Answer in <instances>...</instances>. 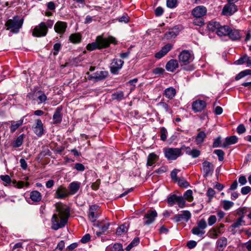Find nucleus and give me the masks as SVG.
Masks as SVG:
<instances>
[{
  "instance_id": "1",
  "label": "nucleus",
  "mask_w": 251,
  "mask_h": 251,
  "mask_svg": "<svg viewBox=\"0 0 251 251\" xmlns=\"http://www.w3.org/2000/svg\"><path fill=\"white\" fill-rule=\"evenodd\" d=\"M58 214H54L51 218V228L57 230L65 226L70 216V209L66 205L58 204L56 206Z\"/></svg>"
},
{
  "instance_id": "2",
  "label": "nucleus",
  "mask_w": 251,
  "mask_h": 251,
  "mask_svg": "<svg viewBox=\"0 0 251 251\" xmlns=\"http://www.w3.org/2000/svg\"><path fill=\"white\" fill-rule=\"evenodd\" d=\"M117 43L116 39L112 36H109L107 38H103L102 35H100L97 37L95 42L88 44L86 49L89 51L96 49L100 50L108 47L111 43L117 44Z\"/></svg>"
},
{
  "instance_id": "3",
  "label": "nucleus",
  "mask_w": 251,
  "mask_h": 251,
  "mask_svg": "<svg viewBox=\"0 0 251 251\" xmlns=\"http://www.w3.org/2000/svg\"><path fill=\"white\" fill-rule=\"evenodd\" d=\"M23 24L22 19H20L18 16H14L12 19L8 20L5 23L7 29H11V31L14 33L19 32Z\"/></svg>"
},
{
  "instance_id": "4",
  "label": "nucleus",
  "mask_w": 251,
  "mask_h": 251,
  "mask_svg": "<svg viewBox=\"0 0 251 251\" xmlns=\"http://www.w3.org/2000/svg\"><path fill=\"white\" fill-rule=\"evenodd\" d=\"M163 150L165 157L168 160H175L182 154L180 148H165Z\"/></svg>"
},
{
  "instance_id": "5",
  "label": "nucleus",
  "mask_w": 251,
  "mask_h": 251,
  "mask_svg": "<svg viewBox=\"0 0 251 251\" xmlns=\"http://www.w3.org/2000/svg\"><path fill=\"white\" fill-rule=\"evenodd\" d=\"M206 227V221L204 219H202L198 222L197 226L192 229L191 232L194 235L201 237L205 234V231L204 229Z\"/></svg>"
},
{
  "instance_id": "6",
  "label": "nucleus",
  "mask_w": 251,
  "mask_h": 251,
  "mask_svg": "<svg viewBox=\"0 0 251 251\" xmlns=\"http://www.w3.org/2000/svg\"><path fill=\"white\" fill-rule=\"evenodd\" d=\"M48 32V29L45 26L44 22H41L36 26L33 30V36L37 37L45 36Z\"/></svg>"
},
{
  "instance_id": "7",
  "label": "nucleus",
  "mask_w": 251,
  "mask_h": 251,
  "mask_svg": "<svg viewBox=\"0 0 251 251\" xmlns=\"http://www.w3.org/2000/svg\"><path fill=\"white\" fill-rule=\"evenodd\" d=\"M237 11V7L235 4L228 2L224 6L222 13L223 15L229 16L233 15Z\"/></svg>"
},
{
  "instance_id": "8",
  "label": "nucleus",
  "mask_w": 251,
  "mask_h": 251,
  "mask_svg": "<svg viewBox=\"0 0 251 251\" xmlns=\"http://www.w3.org/2000/svg\"><path fill=\"white\" fill-rule=\"evenodd\" d=\"M157 216V213L155 210H149L145 214L143 218V223L144 225H149L152 223Z\"/></svg>"
},
{
  "instance_id": "9",
  "label": "nucleus",
  "mask_w": 251,
  "mask_h": 251,
  "mask_svg": "<svg viewBox=\"0 0 251 251\" xmlns=\"http://www.w3.org/2000/svg\"><path fill=\"white\" fill-rule=\"evenodd\" d=\"M124 63V61L121 59H114L110 65V71L113 74H117Z\"/></svg>"
},
{
  "instance_id": "10",
  "label": "nucleus",
  "mask_w": 251,
  "mask_h": 251,
  "mask_svg": "<svg viewBox=\"0 0 251 251\" xmlns=\"http://www.w3.org/2000/svg\"><path fill=\"white\" fill-rule=\"evenodd\" d=\"M191 217V213L188 210H184L181 211L180 214L175 215L172 220L176 223H178L181 221H185L187 222L189 220Z\"/></svg>"
},
{
  "instance_id": "11",
  "label": "nucleus",
  "mask_w": 251,
  "mask_h": 251,
  "mask_svg": "<svg viewBox=\"0 0 251 251\" xmlns=\"http://www.w3.org/2000/svg\"><path fill=\"white\" fill-rule=\"evenodd\" d=\"M206 104L204 100H198L192 103V109L195 113L201 112L206 107Z\"/></svg>"
},
{
  "instance_id": "12",
  "label": "nucleus",
  "mask_w": 251,
  "mask_h": 251,
  "mask_svg": "<svg viewBox=\"0 0 251 251\" xmlns=\"http://www.w3.org/2000/svg\"><path fill=\"white\" fill-rule=\"evenodd\" d=\"M179 60L180 62L183 63H189L193 59V55L188 50H182L179 55Z\"/></svg>"
},
{
  "instance_id": "13",
  "label": "nucleus",
  "mask_w": 251,
  "mask_h": 251,
  "mask_svg": "<svg viewBox=\"0 0 251 251\" xmlns=\"http://www.w3.org/2000/svg\"><path fill=\"white\" fill-rule=\"evenodd\" d=\"M99 206L97 205H92L90 206L88 217L89 220L94 222L99 216V212H98Z\"/></svg>"
},
{
  "instance_id": "14",
  "label": "nucleus",
  "mask_w": 251,
  "mask_h": 251,
  "mask_svg": "<svg viewBox=\"0 0 251 251\" xmlns=\"http://www.w3.org/2000/svg\"><path fill=\"white\" fill-rule=\"evenodd\" d=\"M214 169L213 165L210 162L205 161L202 163V172L205 177L212 175Z\"/></svg>"
},
{
  "instance_id": "15",
  "label": "nucleus",
  "mask_w": 251,
  "mask_h": 251,
  "mask_svg": "<svg viewBox=\"0 0 251 251\" xmlns=\"http://www.w3.org/2000/svg\"><path fill=\"white\" fill-rule=\"evenodd\" d=\"M206 13L207 9L203 5L196 7L192 11V15L195 18H202Z\"/></svg>"
},
{
  "instance_id": "16",
  "label": "nucleus",
  "mask_w": 251,
  "mask_h": 251,
  "mask_svg": "<svg viewBox=\"0 0 251 251\" xmlns=\"http://www.w3.org/2000/svg\"><path fill=\"white\" fill-rule=\"evenodd\" d=\"M33 130L34 133L38 137H41L44 134V126L40 119L36 120L35 125L33 126Z\"/></svg>"
},
{
  "instance_id": "17",
  "label": "nucleus",
  "mask_w": 251,
  "mask_h": 251,
  "mask_svg": "<svg viewBox=\"0 0 251 251\" xmlns=\"http://www.w3.org/2000/svg\"><path fill=\"white\" fill-rule=\"evenodd\" d=\"M67 24L65 22L58 21L54 26L55 31L60 35H62L66 31Z\"/></svg>"
},
{
  "instance_id": "18",
  "label": "nucleus",
  "mask_w": 251,
  "mask_h": 251,
  "mask_svg": "<svg viewBox=\"0 0 251 251\" xmlns=\"http://www.w3.org/2000/svg\"><path fill=\"white\" fill-rule=\"evenodd\" d=\"M69 195V192L67 189L64 186H60L55 192V197L57 199H62L67 197Z\"/></svg>"
},
{
  "instance_id": "19",
  "label": "nucleus",
  "mask_w": 251,
  "mask_h": 251,
  "mask_svg": "<svg viewBox=\"0 0 251 251\" xmlns=\"http://www.w3.org/2000/svg\"><path fill=\"white\" fill-rule=\"evenodd\" d=\"M172 49V45L171 44H167L163 47L161 50L155 53L154 56L157 59H161L170 51Z\"/></svg>"
},
{
  "instance_id": "20",
  "label": "nucleus",
  "mask_w": 251,
  "mask_h": 251,
  "mask_svg": "<svg viewBox=\"0 0 251 251\" xmlns=\"http://www.w3.org/2000/svg\"><path fill=\"white\" fill-rule=\"evenodd\" d=\"M179 33V28L177 26H175L165 33L164 37L167 40H171L176 38Z\"/></svg>"
},
{
  "instance_id": "21",
  "label": "nucleus",
  "mask_w": 251,
  "mask_h": 251,
  "mask_svg": "<svg viewBox=\"0 0 251 251\" xmlns=\"http://www.w3.org/2000/svg\"><path fill=\"white\" fill-rule=\"evenodd\" d=\"M228 37L233 41L239 40L242 37V34L240 33V31L236 29H231L230 27Z\"/></svg>"
},
{
  "instance_id": "22",
  "label": "nucleus",
  "mask_w": 251,
  "mask_h": 251,
  "mask_svg": "<svg viewBox=\"0 0 251 251\" xmlns=\"http://www.w3.org/2000/svg\"><path fill=\"white\" fill-rule=\"evenodd\" d=\"M95 226L98 227L102 232L106 231L110 226V223L107 219L101 221H98L97 223L94 224Z\"/></svg>"
},
{
  "instance_id": "23",
  "label": "nucleus",
  "mask_w": 251,
  "mask_h": 251,
  "mask_svg": "<svg viewBox=\"0 0 251 251\" xmlns=\"http://www.w3.org/2000/svg\"><path fill=\"white\" fill-rule=\"evenodd\" d=\"M178 67V63L176 60L171 59L166 65V69L169 72H173Z\"/></svg>"
},
{
  "instance_id": "24",
  "label": "nucleus",
  "mask_w": 251,
  "mask_h": 251,
  "mask_svg": "<svg viewBox=\"0 0 251 251\" xmlns=\"http://www.w3.org/2000/svg\"><path fill=\"white\" fill-rule=\"evenodd\" d=\"M25 117H23L20 120L17 121H11V126H10V132H14L20 126H21L24 123Z\"/></svg>"
},
{
  "instance_id": "25",
  "label": "nucleus",
  "mask_w": 251,
  "mask_h": 251,
  "mask_svg": "<svg viewBox=\"0 0 251 251\" xmlns=\"http://www.w3.org/2000/svg\"><path fill=\"white\" fill-rule=\"evenodd\" d=\"M176 93V90L173 87H170L165 89L164 95L167 98L172 100L175 97Z\"/></svg>"
},
{
  "instance_id": "26",
  "label": "nucleus",
  "mask_w": 251,
  "mask_h": 251,
  "mask_svg": "<svg viewBox=\"0 0 251 251\" xmlns=\"http://www.w3.org/2000/svg\"><path fill=\"white\" fill-rule=\"evenodd\" d=\"M80 187V183L78 181H74L69 184V194L74 195L79 190Z\"/></svg>"
},
{
  "instance_id": "27",
  "label": "nucleus",
  "mask_w": 251,
  "mask_h": 251,
  "mask_svg": "<svg viewBox=\"0 0 251 251\" xmlns=\"http://www.w3.org/2000/svg\"><path fill=\"white\" fill-rule=\"evenodd\" d=\"M61 111V108L58 107L54 113L52 119L54 124H60L61 122L62 116Z\"/></svg>"
},
{
  "instance_id": "28",
  "label": "nucleus",
  "mask_w": 251,
  "mask_h": 251,
  "mask_svg": "<svg viewBox=\"0 0 251 251\" xmlns=\"http://www.w3.org/2000/svg\"><path fill=\"white\" fill-rule=\"evenodd\" d=\"M237 138L235 136H231L226 137L225 142L222 145L223 148H226L229 145L235 144L237 142Z\"/></svg>"
},
{
  "instance_id": "29",
  "label": "nucleus",
  "mask_w": 251,
  "mask_h": 251,
  "mask_svg": "<svg viewBox=\"0 0 251 251\" xmlns=\"http://www.w3.org/2000/svg\"><path fill=\"white\" fill-rule=\"evenodd\" d=\"M229 29L230 27L227 25L221 26L220 25L217 31V34L219 36L228 35V34H229Z\"/></svg>"
},
{
  "instance_id": "30",
  "label": "nucleus",
  "mask_w": 251,
  "mask_h": 251,
  "mask_svg": "<svg viewBox=\"0 0 251 251\" xmlns=\"http://www.w3.org/2000/svg\"><path fill=\"white\" fill-rule=\"evenodd\" d=\"M108 75V72L105 71H97L94 74L93 78L97 80H101L104 79Z\"/></svg>"
},
{
  "instance_id": "31",
  "label": "nucleus",
  "mask_w": 251,
  "mask_h": 251,
  "mask_svg": "<svg viewBox=\"0 0 251 251\" xmlns=\"http://www.w3.org/2000/svg\"><path fill=\"white\" fill-rule=\"evenodd\" d=\"M158 156L154 153H151L148 156L147 165L148 166H151L154 164L158 160Z\"/></svg>"
},
{
  "instance_id": "32",
  "label": "nucleus",
  "mask_w": 251,
  "mask_h": 251,
  "mask_svg": "<svg viewBox=\"0 0 251 251\" xmlns=\"http://www.w3.org/2000/svg\"><path fill=\"white\" fill-rule=\"evenodd\" d=\"M30 198L34 202H39L42 199V195L38 191H32L30 192Z\"/></svg>"
},
{
  "instance_id": "33",
  "label": "nucleus",
  "mask_w": 251,
  "mask_h": 251,
  "mask_svg": "<svg viewBox=\"0 0 251 251\" xmlns=\"http://www.w3.org/2000/svg\"><path fill=\"white\" fill-rule=\"evenodd\" d=\"M129 227V225L127 223H124L120 226L116 230V234L118 235H121L127 232Z\"/></svg>"
},
{
  "instance_id": "34",
  "label": "nucleus",
  "mask_w": 251,
  "mask_h": 251,
  "mask_svg": "<svg viewBox=\"0 0 251 251\" xmlns=\"http://www.w3.org/2000/svg\"><path fill=\"white\" fill-rule=\"evenodd\" d=\"M220 23L216 21H210L207 24V29L211 31H216L217 32Z\"/></svg>"
},
{
  "instance_id": "35",
  "label": "nucleus",
  "mask_w": 251,
  "mask_h": 251,
  "mask_svg": "<svg viewBox=\"0 0 251 251\" xmlns=\"http://www.w3.org/2000/svg\"><path fill=\"white\" fill-rule=\"evenodd\" d=\"M69 40L74 44H77L81 40V35L78 33L72 34L69 37Z\"/></svg>"
},
{
  "instance_id": "36",
  "label": "nucleus",
  "mask_w": 251,
  "mask_h": 251,
  "mask_svg": "<svg viewBox=\"0 0 251 251\" xmlns=\"http://www.w3.org/2000/svg\"><path fill=\"white\" fill-rule=\"evenodd\" d=\"M113 100L120 101L125 99L124 92L122 91H118L113 93L111 95Z\"/></svg>"
},
{
  "instance_id": "37",
  "label": "nucleus",
  "mask_w": 251,
  "mask_h": 251,
  "mask_svg": "<svg viewBox=\"0 0 251 251\" xmlns=\"http://www.w3.org/2000/svg\"><path fill=\"white\" fill-rule=\"evenodd\" d=\"M0 178L3 181V184L5 186L11 185V184L12 183L13 181L11 180L10 176L7 175H0Z\"/></svg>"
},
{
  "instance_id": "38",
  "label": "nucleus",
  "mask_w": 251,
  "mask_h": 251,
  "mask_svg": "<svg viewBox=\"0 0 251 251\" xmlns=\"http://www.w3.org/2000/svg\"><path fill=\"white\" fill-rule=\"evenodd\" d=\"M205 137L206 134L204 131H201L199 132L196 137L197 144L199 145L202 144Z\"/></svg>"
},
{
  "instance_id": "39",
  "label": "nucleus",
  "mask_w": 251,
  "mask_h": 251,
  "mask_svg": "<svg viewBox=\"0 0 251 251\" xmlns=\"http://www.w3.org/2000/svg\"><path fill=\"white\" fill-rule=\"evenodd\" d=\"M109 249L111 251H123V246L120 243H115L112 246H108L106 248V250Z\"/></svg>"
},
{
  "instance_id": "40",
  "label": "nucleus",
  "mask_w": 251,
  "mask_h": 251,
  "mask_svg": "<svg viewBox=\"0 0 251 251\" xmlns=\"http://www.w3.org/2000/svg\"><path fill=\"white\" fill-rule=\"evenodd\" d=\"M37 94L38 95L37 96V100H39L38 103H42L47 100V97L44 92L39 91Z\"/></svg>"
},
{
  "instance_id": "41",
  "label": "nucleus",
  "mask_w": 251,
  "mask_h": 251,
  "mask_svg": "<svg viewBox=\"0 0 251 251\" xmlns=\"http://www.w3.org/2000/svg\"><path fill=\"white\" fill-rule=\"evenodd\" d=\"M244 223L243 220V216H241L238 218L231 226V227L236 228H238L242 225V224Z\"/></svg>"
},
{
  "instance_id": "42",
  "label": "nucleus",
  "mask_w": 251,
  "mask_h": 251,
  "mask_svg": "<svg viewBox=\"0 0 251 251\" xmlns=\"http://www.w3.org/2000/svg\"><path fill=\"white\" fill-rule=\"evenodd\" d=\"M168 131L167 129L164 127L160 128V140L162 141H165L167 138Z\"/></svg>"
},
{
  "instance_id": "43",
  "label": "nucleus",
  "mask_w": 251,
  "mask_h": 251,
  "mask_svg": "<svg viewBox=\"0 0 251 251\" xmlns=\"http://www.w3.org/2000/svg\"><path fill=\"white\" fill-rule=\"evenodd\" d=\"M178 196L176 195H172L167 199V201L170 206H173L175 203H176Z\"/></svg>"
},
{
  "instance_id": "44",
  "label": "nucleus",
  "mask_w": 251,
  "mask_h": 251,
  "mask_svg": "<svg viewBox=\"0 0 251 251\" xmlns=\"http://www.w3.org/2000/svg\"><path fill=\"white\" fill-rule=\"evenodd\" d=\"M24 138V134H22L20 135L17 137V138L16 139V140L14 142V146L16 148H18V147H20L23 143Z\"/></svg>"
},
{
  "instance_id": "45",
  "label": "nucleus",
  "mask_w": 251,
  "mask_h": 251,
  "mask_svg": "<svg viewBox=\"0 0 251 251\" xmlns=\"http://www.w3.org/2000/svg\"><path fill=\"white\" fill-rule=\"evenodd\" d=\"M157 105L161 106L163 109H164L166 112L172 114V111L170 108L169 105L165 102H160L157 104Z\"/></svg>"
},
{
  "instance_id": "46",
  "label": "nucleus",
  "mask_w": 251,
  "mask_h": 251,
  "mask_svg": "<svg viewBox=\"0 0 251 251\" xmlns=\"http://www.w3.org/2000/svg\"><path fill=\"white\" fill-rule=\"evenodd\" d=\"M227 240L226 237H222L221 238L219 239L217 243L218 247L221 248L225 247L227 245Z\"/></svg>"
},
{
  "instance_id": "47",
  "label": "nucleus",
  "mask_w": 251,
  "mask_h": 251,
  "mask_svg": "<svg viewBox=\"0 0 251 251\" xmlns=\"http://www.w3.org/2000/svg\"><path fill=\"white\" fill-rule=\"evenodd\" d=\"M192 194L193 192L191 190H187L184 194V199L188 201H192L193 200Z\"/></svg>"
},
{
  "instance_id": "48",
  "label": "nucleus",
  "mask_w": 251,
  "mask_h": 251,
  "mask_svg": "<svg viewBox=\"0 0 251 251\" xmlns=\"http://www.w3.org/2000/svg\"><path fill=\"white\" fill-rule=\"evenodd\" d=\"M234 204L231 201L225 200L223 201V208L225 210H229Z\"/></svg>"
},
{
  "instance_id": "49",
  "label": "nucleus",
  "mask_w": 251,
  "mask_h": 251,
  "mask_svg": "<svg viewBox=\"0 0 251 251\" xmlns=\"http://www.w3.org/2000/svg\"><path fill=\"white\" fill-rule=\"evenodd\" d=\"M176 182L179 186L184 188H187L189 185V183L183 178H179Z\"/></svg>"
},
{
  "instance_id": "50",
  "label": "nucleus",
  "mask_w": 251,
  "mask_h": 251,
  "mask_svg": "<svg viewBox=\"0 0 251 251\" xmlns=\"http://www.w3.org/2000/svg\"><path fill=\"white\" fill-rule=\"evenodd\" d=\"M177 0H167L166 4L168 7L170 8H174L177 6Z\"/></svg>"
},
{
  "instance_id": "51",
  "label": "nucleus",
  "mask_w": 251,
  "mask_h": 251,
  "mask_svg": "<svg viewBox=\"0 0 251 251\" xmlns=\"http://www.w3.org/2000/svg\"><path fill=\"white\" fill-rule=\"evenodd\" d=\"M214 152L218 156L219 161H222L224 160L225 153L222 150H215Z\"/></svg>"
},
{
  "instance_id": "52",
  "label": "nucleus",
  "mask_w": 251,
  "mask_h": 251,
  "mask_svg": "<svg viewBox=\"0 0 251 251\" xmlns=\"http://www.w3.org/2000/svg\"><path fill=\"white\" fill-rule=\"evenodd\" d=\"M61 48V45L60 43H56L53 45V54L56 55L58 54Z\"/></svg>"
},
{
  "instance_id": "53",
  "label": "nucleus",
  "mask_w": 251,
  "mask_h": 251,
  "mask_svg": "<svg viewBox=\"0 0 251 251\" xmlns=\"http://www.w3.org/2000/svg\"><path fill=\"white\" fill-rule=\"evenodd\" d=\"M194 25L201 26L204 25V20L201 18H196L193 21Z\"/></svg>"
},
{
  "instance_id": "54",
  "label": "nucleus",
  "mask_w": 251,
  "mask_h": 251,
  "mask_svg": "<svg viewBox=\"0 0 251 251\" xmlns=\"http://www.w3.org/2000/svg\"><path fill=\"white\" fill-rule=\"evenodd\" d=\"M13 186L16 188L20 189L25 186V182L22 181L17 182L15 180L12 181Z\"/></svg>"
},
{
  "instance_id": "55",
  "label": "nucleus",
  "mask_w": 251,
  "mask_h": 251,
  "mask_svg": "<svg viewBox=\"0 0 251 251\" xmlns=\"http://www.w3.org/2000/svg\"><path fill=\"white\" fill-rule=\"evenodd\" d=\"M247 54H245L242 57H240L239 59L235 61L234 63V64L239 65H242L244 64L245 63H246V57Z\"/></svg>"
},
{
  "instance_id": "56",
  "label": "nucleus",
  "mask_w": 251,
  "mask_h": 251,
  "mask_svg": "<svg viewBox=\"0 0 251 251\" xmlns=\"http://www.w3.org/2000/svg\"><path fill=\"white\" fill-rule=\"evenodd\" d=\"M178 170L177 169L173 170L171 173V177L172 180L175 182H177L178 180V178L177 177V174Z\"/></svg>"
},
{
  "instance_id": "57",
  "label": "nucleus",
  "mask_w": 251,
  "mask_h": 251,
  "mask_svg": "<svg viewBox=\"0 0 251 251\" xmlns=\"http://www.w3.org/2000/svg\"><path fill=\"white\" fill-rule=\"evenodd\" d=\"M176 203L178 206L181 208H183L185 204V201L184 198L181 196H178Z\"/></svg>"
},
{
  "instance_id": "58",
  "label": "nucleus",
  "mask_w": 251,
  "mask_h": 251,
  "mask_svg": "<svg viewBox=\"0 0 251 251\" xmlns=\"http://www.w3.org/2000/svg\"><path fill=\"white\" fill-rule=\"evenodd\" d=\"M208 224L209 226L213 225L217 221V218L215 215H211L208 219Z\"/></svg>"
},
{
  "instance_id": "59",
  "label": "nucleus",
  "mask_w": 251,
  "mask_h": 251,
  "mask_svg": "<svg viewBox=\"0 0 251 251\" xmlns=\"http://www.w3.org/2000/svg\"><path fill=\"white\" fill-rule=\"evenodd\" d=\"M215 194V191L211 188H209L206 193L207 197H208L209 200L212 199Z\"/></svg>"
},
{
  "instance_id": "60",
  "label": "nucleus",
  "mask_w": 251,
  "mask_h": 251,
  "mask_svg": "<svg viewBox=\"0 0 251 251\" xmlns=\"http://www.w3.org/2000/svg\"><path fill=\"white\" fill-rule=\"evenodd\" d=\"M200 154L201 152L199 150L197 149H192L190 155L193 158H197L200 155Z\"/></svg>"
},
{
  "instance_id": "61",
  "label": "nucleus",
  "mask_w": 251,
  "mask_h": 251,
  "mask_svg": "<svg viewBox=\"0 0 251 251\" xmlns=\"http://www.w3.org/2000/svg\"><path fill=\"white\" fill-rule=\"evenodd\" d=\"M165 70L162 68H156L153 70L152 73L155 75H162L164 73Z\"/></svg>"
},
{
  "instance_id": "62",
  "label": "nucleus",
  "mask_w": 251,
  "mask_h": 251,
  "mask_svg": "<svg viewBox=\"0 0 251 251\" xmlns=\"http://www.w3.org/2000/svg\"><path fill=\"white\" fill-rule=\"evenodd\" d=\"M100 179H97L95 182L93 183L91 185V187L93 190H97L99 189L100 185Z\"/></svg>"
},
{
  "instance_id": "63",
  "label": "nucleus",
  "mask_w": 251,
  "mask_h": 251,
  "mask_svg": "<svg viewBox=\"0 0 251 251\" xmlns=\"http://www.w3.org/2000/svg\"><path fill=\"white\" fill-rule=\"evenodd\" d=\"M246 131V128L244 125H239L237 128V131L239 134H242Z\"/></svg>"
},
{
  "instance_id": "64",
  "label": "nucleus",
  "mask_w": 251,
  "mask_h": 251,
  "mask_svg": "<svg viewBox=\"0 0 251 251\" xmlns=\"http://www.w3.org/2000/svg\"><path fill=\"white\" fill-rule=\"evenodd\" d=\"M251 191V188L247 186L242 188L241 192L243 195H247Z\"/></svg>"
}]
</instances>
